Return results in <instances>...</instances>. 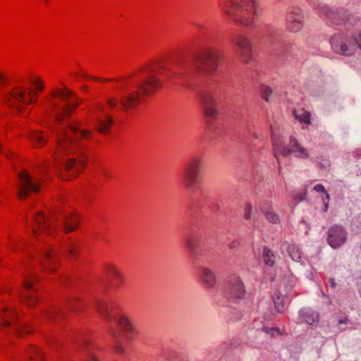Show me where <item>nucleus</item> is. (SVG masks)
<instances>
[{
  "instance_id": "obj_1",
  "label": "nucleus",
  "mask_w": 361,
  "mask_h": 361,
  "mask_svg": "<svg viewBox=\"0 0 361 361\" xmlns=\"http://www.w3.org/2000/svg\"><path fill=\"white\" fill-rule=\"evenodd\" d=\"M79 123H75L67 127H59L57 130L58 147L56 159L63 160V156L73 154L75 157L69 158L65 161L67 171L74 170L73 176L76 175L86 161L82 151L78 148V141L80 137H88L92 132L87 130H79Z\"/></svg>"
},
{
  "instance_id": "obj_2",
  "label": "nucleus",
  "mask_w": 361,
  "mask_h": 361,
  "mask_svg": "<svg viewBox=\"0 0 361 361\" xmlns=\"http://www.w3.org/2000/svg\"><path fill=\"white\" fill-rule=\"evenodd\" d=\"M165 72H167L166 77L171 80L182 75L178 71H171L165 63L159 62L142 70V82L137 84V88L143 95H152L162 85V81L157 78V75L164 74Z\"/></svg>"
},
{
  "instance_id": "obj_3",
  "label": "nucleus",
  "mask_w": 361,
  "mask_h": 361,
  "mask_svg": "<svg viewBox=\"0 0 361 361\" xmlns=\"http://www.w3.org/2000/svg\"><path fill=\"white\" fill-rule=\"evenodd\" d=\"M222 8L230 18L245 26L253 25L255 18L261 15L256 0H230V4Z\"/></svg>"
},
{
  "instance_id": "obj_4",
  "label": "nucleus",
  "mask_w": 361,
  "mask_h": 361,
  "mask_svg": "<svg viewBox=\"0 0 361 361\" xmlns=\"http://www.w3.org/2000/svg\"><path fill=\"white\" fill-rule=\"evenodd\" d=\"M202 169L203 158L201 156H192L187 161L182 172L183 183L186 190L193 192L199 188L202 179Z\"/></svg>"
},
{
  "instance_id": "obj_5",
  "label": "nucleus",
  "mask_w": 361,
  "mask_h": 361,
  "mask_svg": "<svg viewBox=\"0 0 361 361\" xmlns=\"http://www.w3.org/2000/svg\"><path fill=\"white\" fill-rule=\"evenodd\" d=\"M3 100L8 107L21 112L23 110V105L35 103L37 97L32 89L16 86L10 92L4 95Z\"/></svg>"
},
{
  "instance_id": "obj_6",
  "label": "nucleus",
  "mask_w": 361,
  "mask_h": 361,
  "mask_svg": "<svg viewBox=\"0 0 361 361\" xmlns=\"http://www.w3.org/2000/svg\"><path fill=\"white\" fill-rule=\"evenodd\" d=\"M271 141L274 146V154L278 159V154L283 157L293 154L294 157L302 159H309L310 157V150L303 147L294 137H290L288 147L283 145L279 138L271 131Z\"/></svg>"
},
{
  "instance_id": "obj_7",
  "label": "nucleus",
  "mask_w": 361,
  "mask_h": 361,
  "mask_svg": "<svg viewBox=\"0 0 361 361\" xmlns=\"http://www.w3.org/2000/svg\"><path fill=\"white\" fill-rule=\"evenodd\" d=\"M199 96L205 121L207 125H212L219 114L217 93L212 89H204L200 91Z\"/></svg>"
},
{
  "instance_id": "obj_8",
  "label": "nucleus",
  "mask_w": 361,
  "mask_h": 361,
  "mask_svg": "<svg viewBox=\"0 0 361 361\" xmlns=\"http://www.w3.org/2000/svg\"><path fill=\"white\" fill-rule=\"evenodd\" d=\"M53 95L59 96L66 105L63 107H59L56 104L51 102V108L56 112L55 114L56 121L60 123L63 119L69 116L73 109H75L78 104V99L74 96V92L68 90H55Z\"/></svg>"
},
{
  "instance_id": "obj_9",
  "label": "nucleus",
  "mask_w": 361,
  "mask_h": 361,
  "mask_svg": "<svg viewBox=\"0 0 361 361\" xmlns=\"http://www.w3.org/2000/svg\"><path fill=\"white\" fill-rule=\"evenodd\" d=\"M357 37H358V33L353 37L344 33L335 34L330 40L331 48L337 54L347 56H352L358 47Z\"/></svg>"
},
{
  "instance_id": "obj_10",
  "label": "nucleus",
  "mask_w": 361,
  "mask_h": 361,
  "mask_svg": "<svg viewBox=\"0 0 361 361\" xmlns=\"http://www.w3.org/2000/svg\"><path fill=\"white\" fill-rule=\"evenodd\" d=\"M225 295L228 300L234 304L239 303L245 298V286L240 276H230L225 289Z\"/></svg>"
},
{
  "instance_id": "obj_11",
  "label": "nucleus",
  "mask_w": 361,
  "mask_h": 361,
  "mask_svg": "<svg viewBox=\"0 0 361 361\" xmlns=\"http://www.w3.org/2000/svg\"><path fill=\"white\" fill-rule=\"evenodd\" d=\"M219 54L216 51L207 50L201 53L195 62L198 71L202 73H212L217 67Z\"/></svg>"
},
{
  "instance_id": "obj_12",
  "label": "nucleus",
  "mask_w": 361,
  "mask_h": 361,
  "mask_svg": "<svg viewBox=\"0 0 361 361\" xmlns=\"http://www.w3.org/2000/svg\"><path fill=\"white\" fill-rule=\"evenodd\" d=\"M19 184L18 185L17 196L19 199L23 200L30 195V192H38L39 190V183L34 182L32 178L27 171L18 174Z\"/></svg>"
},
{
  "instance_id": "obj_13",
  "label": "nucleus",
  "mask_w": 361,
  "mask_h": 361,
  "mask_svg": "<svg viewBox=\"0 0 361 361\" xmlns=\"http://www.w3.org/2000/svg\"><path fill=\"white\" fill-rule=\"evenodd\" d=\"M34 220L37 226V228H32V233L35 238L38 237L39 233L52 235L56 224L55 219L51 216L47 217L43 212H39L35 215Z\"/></svg>"
},
{
  "instance_id": "obj_14",
  "label": "nucleus",
  "mask_w": 361,
  "mask_h": 361,
  "mask_svg": "<svg viewBox=\"0 0 361 361\" xmlns=\"http://www.w3.org/2000/svg\"><path fill=\"white\" fill-rule=\"evenodd\" d=\"M326 241L329 246L337 249L344 245L348 238V232L345 228L338 224L330 226L326 233Z\"/></svg>"
},
{
  "instance_id": "obj_15",
  "label": "nucleus",
  "mask_w": 361,
  "mask_h": 361,
  "mask_svg": "<svg viewBox=\"0 0 361 361\" xmlns=\"http://www.w3.org/2000/svg\"><path fill=\"white\" fill-rule=\"evenodd\" d=\"M232 43L236 47L243 62L251 63L253 61L252 47L250 39L244 35H235Z\"/></svg>"
},
{
  "instance_id": "obj_16",
  "label": "nucleus",
  "mask_w": 361,
  "mask_h": 361,
  "mask_svg": "<svg viewBox=\"0 0 361 361\" xmlns=\"http://www.w3.org/2000/svg\"><path fill=\"white\" fill-rule=\"evenodd\" d=\"M304 14L299 7L292 6L288 8L286 14V27L290 32H298L304 25Z\"/></svg>"
},
{
  "instance_id": "obj_17",
  "label": "nucleus",
  "mask_w": 361,
  "mask_h": 361,
  "mask_svg": "<svg viewBox=\"0 0 361 361\" xmlns=\"http://www.w3.org/2000/svg\"><path fill=\"white\" fill-rule=\"evenodd\" d=\"M313 8L318 13L324 16L333 23L338 24L341 23L338 18V12L334 8L329 7L327 4L319 0H308Z\"/></svg>"
},
{
  "instance_id": "obj_18",
  "label": "nucleus",
  "mask_w": 361,
  "mask_h": 361,
  "mask_svg": "<svg viewBox=\"0 0 361 361\" xmlns=\"http://www.w3.org/2000/svg\"><path fill=\"white\" fill-rule=\"evenodd\" d=\"M57 252L51 247H46L42 251L40 260L43 269L47 271L52 272L55 269V264L57 263Z\"/></svg>"
},
{
  "instance_id": "obj_19",
  "label": "nucleus",
  "mask_w": 361,
  "mask_h": 361,
  "mask_svg": "<svg viewBox=\"0 0 361 361\" xmlns=\"http://www.w3.org/2000/svg\"><path fill=\"white\" fill-rule=\"evenodd\" d=\"M199 279L202 283L207 288H213L216 283L215 272L209 267L203 266L199 269Z\"/></svg>"
},
{
  "instance_id": "obj_20",
  "label": "nucleus",
  "mask_w": 361,
  "mask_h": 361,
  "mask_svg": "<svg viewBox=\"0 0 361 361\" xmlns=\"http://www.w3.org/2000/svg\"><path fill=\"white\" fill-rule=\"evenodd\" d=\"M298 316L300 323H306L309 325H314L319 322V314L318 312L309 308L305 307L298 311Z\"/></svg>"
},
{
  "instance_id": "obj_21",
  "label": "nucleus",
  "mask_w": 361,
  "mask_h": 361,
  "mask_svg": "<svg viewBox=\"0 0 361 361\" xmlns=\"http://www.w3.org/2000/svg\"><path fill=\"white\" fill-rule=\"evenodd\" d=\"M140 100V96L137 91L128 92L121 98V104L126 110L135 108Z\"/></svg>"
},
{
  "instance_id": "obj_22",
  "label": "nucleus",
  "mask_w": 361,
  "mask_h": 361,
  "mask_svg": "<svg viewBox=\"0 0 361 361\" xmlns=\"http://www.w3.org/2000/svg\"><path fill=\"white\" fill-rule=\"evenodd\" d=\"M79 224L78 219L75 214H70L65 217L63 226L66 233L71 232L77 228Z\"/></svg>"
},
{
  "instance_id": "obj_23",
  "label": "nucleus",
  "mask_w": 361,
  "mask_h": 361,
  "mask_svg": "<svg viewBox=\"0 0 361 361\" xmlns=\"http://www.w3.org/2000/svg\"><path fill=\"white\" fill-rule=\"evenodd\" d=\"M282 245L283 247L286 250L288 255L293 261L300 262L301 259V255L298 246L295 245H290L288 242H284Z\"/></svg>"
},
{
  "instance_id": "obj_24",
  "label": "nucleus",
  "mask_w": 361,
  "mask_h": 361,
  "mask_svg": "<svg viewBox=\"0 0 361 361\" xmlns=\"http://www.w3.org/2000/svg\"><path fill=\"white\" fill-rule=\"evenodd\" d=\"M112 123V118L110 116L106 115L105 119H97L95 128L99 133H105L109 130Z\"/></svg>"
},
{
  "instance_id": "obj_25",
  "label": "nucleus",
  "mask_w": 361,
  "mask_h": 361,
  "mask_svg": "<svg viewBox=\"0 0 361 361\" xmlns=\"http://www.w3.org/2000/svg\"><path fill=\"white\" fill-rule=\"evenodd\" d=\"M106 269L109 275L111 277L116 285H120L123 276L119 269L112 264L109 265Z\"/></svg>"
},
{
  "instance_id": "obj_26",
  "label": "nucleus",
  "mask_w": 361,
  "mask_h": 361,
  "mask_svg": "<svg viewBox=\"0 0 361 361\" xmlns=\"http://www.w3.org/2000/svg\"><path fill=\"white\" fill-rule=\"evenodd\" d=\"M294 115L297 120H298L300 123H304L305 124L309 125L310 124V114L305 109H299L294 111Z\"/></svg>"
},
{
  "instance_id": "obj_27",
  "label": "nucleus",
  "mask_w": 361,
  "mask_h": 361,
  "mask_svg": "<svg viewBox=\"0 0 361 361\" xmlns=\"http://www.w3.org/2000/svg\"><path fill=\"white\" fill-rule=\"evenodd\" d=\"M185 245L191 256L195 257L198 255V243L195 239L187 238L185 239Z\"/></svg>"
},
{
  "instance_id": "obj_28",
  "label": "nucleus",
  "mask_w": 361,
  "mask_h": 361,
  "mask_svg": "<svg viewBox=\"0 0 361 361\" xmlns=\"http://www.w3.org/2000/svg\"><path fill=\"white\" fill-rule=\"evenodd\" d=\"M262 258L265 264L272 267L275 263V256L271 250L267 247H264L262 252Z\"/></svg>"
},
{
  "instance_id": "obj_29",
  "label": "nucleus",
  "mask_w": 361,
  "mask_h": 361,
  "mask_svg": "<svg viewBox=\"0 0 361 361\" xmlns=\"http://www.w3.org/2000/svg\"><path fill=\"white\" fill-rule=\"evenodd\" d=\"M30 139L35 147H39L46 142V137L40 132H33L30 135Z\"/></svg>"
},
{
  "instance_id": "obj_30",
  "label": "nucleus",
  "mask_w": 361,
  "mask_h": 361,
  "mask_svg": "<svg viewBox=\"0 0 361 361\" xmlns=\"http://www.w3.org/2000/svg\"><path fill=\"white\" fill-rule=\"evenodd\" d=\"M83 350L87 354V361H98L94 353L92 350V345L88 340H85Z\"/></svg>"
},
{
  "instance_id": "obj_31",
  "label": "nucleus",
  "mask_w": 361,
  "mask_h": 361,
  "mask_svg": "<svg viewBox=\"0 0 361 361\" xmlns=\"http://www.w3.org/2000/svg\"><path fill=\"white\" fill-rule=\"evenodd\" d=\"M99 312L105 318H111V307L106 302H100L97 305Z\"/></svg>"
},
{
  "instance_id": "obj_32",
  "label": "nucleus",
  "mask_w": 361,
  "mask_h": 361,
  "mask_svg": "<svg viewBox=\"0 0 361 361\" xmlns=\"http://www.w3.org/2000/svg\"><path fill=\"white\" fill-rule=\"evenodd\" d=\"M284 296L282 294L275 293L273 295V302L275 308L278 312H282L283 310Z\"/></svg>"
},
{
  "instance_id": "obj_33",
  "label": "nucleus",
  "mask_w": 361,
  "mask_h": 361,
  "mask_svg": "<svg viewBox=\"0 0 361 361\" xmlns=\"http://www.w3.org/2000/svg\"><path fill=\"white\" fill-rule=\"evenodd\" d=\"M118 323L126 331L132 332L133 331V324L128 317L121 316L118 319Z\"/></svg>"
},
{
  "instance_id": "obj_34",
  "label": "nucleus",
  "mask_w": 361,
  "mask_h": 361,
  "mask_svg": "<svg viewBox=\"0 0 361 361\" xmlns=\"http://www.w3.org/2000/svg\"><path fill=\"white\" fill-rule=\"evenodd\" d=\"M261 95L263 99L267 102L272 101L273 91L270 87L263 85L260 88Z\"/></svg>"
},
{
  "instance_id": "obj_35",
  "label": "nucleus",
  "mask_w": 361,
  "mask_h": 361,
  "mask_svg": "<svg viewBox=\"0 0 361 361\" xmlns=\"http://www.w3.org/2000/svg\"><path fill=\"white\" fill-rule=\"evenodd\" d=\"M264 216L267 220L271 224H278L281 221L279 216L272 211L265 212Z\"/></svg>"
},
{
  "instance_id": "obj_36",
  "label": "nucleus",
  "mask_w": 361,
  "mask_h": 361,
  "mask_svg": "<svg viewBox=\"0 0 361 361\" xmlns=\"http://www.w3.org/2000/svg\"><path fill=\"white\" fill-rule=\"evenodd\" d=\"M244 218L247 220L254 219L255 215L253 213V208L252 206L247 203L245 204L244 207Z\"/></svg>"
},
{
  "instance_id": "obj_37",
  "label": "nucleus",
  "mask_w": 361,
  "mask_h": 361,
  "mask_svg": "<svg viewBox=\"0 0 361 361\" xmlns=\"http://www.w3.org/2000/svg\"><path fill=\"white\" fill-rule=\"evenodd\" d=\"M21 299L28 306H31L32 304L35 303L37 301L36 298L30 293L23 294L21 295Z\"/></svg>"
},
{
  "instance_id": "obj_38",
  "label": "nucleus",
  "mask_w": 361,
  "mask_h": 361,
  "mask_svg": "<svg viewBox=\"0 0 361 361\" xmlns=\"http://www.w3.org/2000/svg\"><path fill=\"white\" fill-rule=\"evenodd\" d=\"M66 248L70 257H74L77 255V245L73 242H68L66 244Z\"/></svg>"
},
{
  "instance_id": "obj_39",
  "label": "nucleus",
  "mask_w": 361,
  "mask_h": 361,
  "mask_svg": "<svg viewBox=\"0 0 361 361\" xmlns=\"http://www.w3.org/2000/svg\"><path fill=\"white\" fill-rule=\"evenodd\" d=\"M43 355L42 352L37 348H32L30 349V360L35 361L36 359L42 360Z\"/></svg>"
},
{
  "instance_id": "obj_40",
  "label": "nucleus",
  "mask_w": 361,
  "mask_h": 361,
  "mask_svg": "<svg viewBox=\"0 0 361 361\" xmlns=\"http://www.w3.org/2000/svg\"><path fill=\"white\" fill-rule=\"evenodd\" d=\"M4 314H8V315L6 314H4L2 315V317H3V325L4 326H8L11 324V322L10 321H8V319H7V317H14L15 315H16V312H13V311H11V312H8L7 310H4Z\"/></svg>"
},
{
  "instance_id": "obj_41",
  "label": "nucleus",
  "mask_w": 361,
  "mask_h": 361,
  "mask_svg": "<svg viewBox=\"0 0 361 361\" xmlns=\"http://www.w3.org/2000/svg\"><path fill=\"white\" fill-rule=\"evenodd\" d=\"M23 284L24 288L27 291H31L33 288V281L30 277H25Z\"/></svg>"
},
{
  "instance_id": "obj_42",
  "label": "nucleus",
  "mask_w": 361,
  "mask_h": 361,
  "mask_svg": "<svg viewBox=\"0 0 361 361\" xmlns=\"http://www.w3.org/2000/svg\"><path fill=\"white\" fill-rule=\"evenodd\" d=\"M262 331L267 334L271 335V336H274V332L280 334L279 329L277 328L263 327Z\"/></svg>"
},
{
  "instance_id": "obj_43",
  "label": "nucleus",
  "mask_w": 361,
  "mask_h": 361,
  "mask_svg": "<svg viewBox=\"0 0 361 361\" xmlns=\"http://www.w3.org/2000/svg\"><path fill=\"white\" fill-rule=\"evenodd\" d=\"M324 194V197H322V200L324 202V212H326L329 207V201L330 200V196L326 191Z\"/></svg>"
},
{
  "instance_id": "obj_44",
  "label": "nucleus",
  "mask_w": 361,
  "mask_h": 361,
  "mask_svg": "<svg viewBox=\"0 0 361 361\" xmlns=\"http://www.w3.org/2000/svg\"><path fill=\"white\" fill-rule=\"evenodd\" d=\"M32 82L35 86L37 90H39V91H42L43 90L44 86H43L42 82L39 79L33 80Z\"/></svg>"
},
{
  "instance_id": "obj_45",
  "label": "nucleus",
  "mask_w": 361,
  "mask_h": 361,
  "mask_svg": "<svg viewBox=\"0 0 361 361\" xmlns=\"http://www.w3.org/2000/svg\"><path fill=\"white\" fill-rule=\"evenodd\" d=\"M313 189L317 192H322V193H324L326 190H325V188L321 185V184H317V185H315L313 188Z\"/></svg>"
},
{
  "instance_id": "obj_46",
  "label": "nucleus",
  "mask_w": 361,
  "mask_h": 361,
  "mask_svg": "<svg viewBox=\"0 0 361 361\" xmlns=\"http://www.w3.org/2000/svg\"><path fill=\"white\" fill-rule=\"evenodd\" d=\"M45 314L49 317H54L55 316L59 315V312L57 310H51L45 313Z\"/></svg>"
},
{
  "instance_id": "obj_47",
  "label": "nucleus",
  "mask_w": 361,
  "mask_h": 361,
  "mask_svg": "<svg viewBox=\"0 0 361 361\" xmlns=\"http://www.w3.org/2000/svg\"><path fill=\"white\" fill-rule=\"evenodd\" d=\"M238 245L239 243L237 240H233L228 244V248L231 250L237 248Z\"/></svg>"
},
{
  "instance_id": "obj_48",
  "label": "nucleus",
  "mask_w": 361,
  "mask_h": 361,
  "mask_svg": "<svg viewBox=\"0 0 361 361\" xmlns=\"http://www.w3.org/2000/svg\"><path fill=\"white\" fill-rule=\"evenodd\" d=\"M115 350L118 353H123L124 352V348L123 347V345L119 343H117L115 345Z\"/></svg>"
},
{
  "instance_id": "obj_49",
  "label": "nucleus",
  "mask_w": 361,
  "mask_h": 361,
  "mask_svg": "<svg viewBox=\"0 0 361 361\" xmlns=\"http://www.w3.org/2000/svg\"><path fill=\"white\" fill-rule=\"evenodd\" d=\"M8 81L7 77L3 73H0V84L6 85Z\"/></svg>"
},
{
  "instance_id": "obj_50",
  "label": "nucleus",
  "mask_w": 361,
  "mask_h": 361,
  "mask_svg": "<svg viewBox=\"0 0 361 361\" xmlns=\"http://www.w3.org/2000/svg\"><path fill=\"white\" fill-rule=\"evenodd\" d=\"M107 103L110 107L114 108L117 105V102L116 99L110 98L107 100Z\"/></svg>"
},
{
  "instance_id": "obj_51",
  "label": "nucleus",
  "mask_w": 361,
  "mask_h": 361,
  "mask_svg": "<svg viewBox=\"0 0 361 361\" xmlns=\"http://www.w3.org/2000/svg\"><path fill=\"white\" fill-rule=\"evenodd\" d=\"M80 75L83 78L94 79L97 81L106 80V79H102L99 78L90 77V76H88L87 75H86L85 73H82Z\"/></svg>"
},
{
  "instance_id": "obj_52",
  "label": "nucleus",
  "mask_w": 361,
  "mask_h": 361,
  "mask_svg": "<svg viewBox=\"0 0 361 361\" xmlns=\"http://www.w3.org/2000/svg\"><path fill=\"white\" fill-rule=\"evenodd\" d=\"M305 196H306V192H304V193H302V194H299L298 195H297L295 197V199L300 202V201H302L305 199Z\"/></svg>"
},
{
  "instance_id": "obj_53",
  "label": "nucleus",
  "mask_w": 361,
  "mask_h": 361,
  "mask_svg": "<svg viewBox=\"0 0 361 361\" xmlns=\"http://www.w3.org/2000/svg\"><path fill=\"white\" fill-rule=\"evenodd\" d=\"M358 47L361 49V31L358 32V37L356 38Z\"/></svg>"
},
{
  "instance_id": "obj_54",
  "label": "nucleus",
  "mask_w": 361,
  "mask_h": 361,
  "mask_svg": "<svg viewBox=\"0 0 361 361\" xmlns=\"http://www.w3.org/2000/svg\"><path fill=\"white\" fill-rule=\"evenodd\" d=\"M329 283L331 288H334L336 286V283L335 279L334 278H330L329 280Z\"/></svg>"
},
{
  "instance_id": "obj_55",
  "label": "nucleus",
  "mask_w": 361,
  "mask_h": 361,
  "mask_svg": "<svg viewBox=\"0 0 361 361\" xmlns=\"http://www.w3.org/2000/svg\"><path fill=\"white\" fill-rule=\"evenodd\" d=\"M185 65V63L182 61H177L175 63V66H176L177 67L180 68H183Z\"/></svg>"
},
{
  "instance_id": "obj_56",
  "label": "nucleus",
  "mask_w": 361,
  "mask_h": 361,
  "mask_svg": "<svg viewBox=\"0 0 361 361\" xmlns=\"http://www.w3.org/2000/svg\"><path fill=\"white\" fill-rule=\"evenodd\" d=\"M103 174L106 178H111L112 176L111 173L106 170L103 171Z\"/></svg>"
},
{
  "instance_id": "obj_57",
  "label": "nucleus",
  "mask_w": 361,
  "mask_h": 361,
  "mask_svg": "<svg viewBox=\"0 0 361 361\" xmlns=\"http://www.w3.org/2000/svg\"><path fill=\"white\" fill-rule=\"evenodd\" d=\"M68 307L71 310H77V308L75 307L74 305H73V302H71L68 304Z\"/></svg>"
},
{
  "instance_id": "obj_58",
  "label": "nucleus",
  "mask_w": 361,
  "mask_h": 361,
  "mask_svg": "<svg viewBox=\"0 0 361 361\" xmlns=\"http://www.w3.org/2000/svg\"><path fill=\"white\" fill-rule=\"evenodd\" d=\"M8 241L13 245L11 250H14V246H16V243L11 239L10 236H8Z\"/></svg>"
},
{
  "instance_id": "obj_59",
  "label": "nucleus",
  "mask_w": 361,
  "mask_h": 361,
  "mask_svg": "<svg viewBox=\"0 0 361 361\" xmlns=\"http://www.w3.org/2000/svg\"><path fill=\"white\" fill-rule=\"evenodd\" d=\"M81 89H82V91H84V92H87V91H88V87H87V85H82V86L81 87Z\"/></svg>"
},
{
  "instance_id": "obj_60",
  "label": "nucleus",
  "mask_w": 361,
  "mask_h": 361,
  "mask_svg": "<svg viewBox=\"0 0 361 361\" xmlns=\"http://www.w3.org/2000/svg\"><path fill=\"white\" fill-rule=\"evenodd\" d=\"M16 330L17 334H22L23 329H18L16 328Z\"/></svg>"
},
{
  "instance_id": "obj_61",
  "label": "nucleus",
  "mask_w": 361,
  "mask_h": 361,
  "mask_svg": "<svg viewBox=\"0 0 361 361\" xmlns=\"http://www.w3.org/2000/svg\"><path fill=\"white\" fill-rule=\"evenodd\" d=\"M339 323H340V324H341V323H345V321H344V320L341 319V320L339 321Z\"/></svg>"
},
{
  "instance_id": "obj_62",
  "label": "nucleus",
  "mask_w": 361,
  "mask_h": 361,
  "mask_svg": "<svg viewBox=\"0 0 361 361\" xmlns=\"http://www.w3.org/2000/svg\"><path fill=\"white\" fill-rule=\"evenodd\" d=\"M112 335H113L114 337H116V336H116V333H114V332H112Z\"/></svg>"
}]
</instances>
